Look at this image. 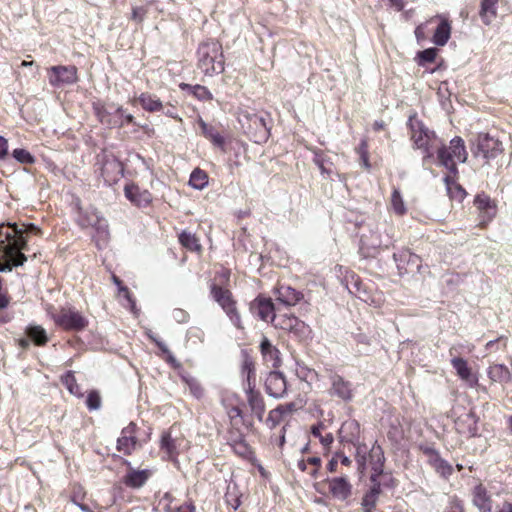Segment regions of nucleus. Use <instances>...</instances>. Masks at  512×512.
Masks as SVG:
<instances>
[{
  "mask_svg": "<svg viewBox=\"0 0 512 512\" xmlns=\"http://www.w3.org/2000/svg\"><path fill=\"white\" fill-rule=\"evenodd\" d=\"M25 231L15 223L0 224V272H10L27 261Z\"/></svg>",
  "mask_w": 512,
  "mask_h": 512,
  "instance_id": "1",
  "label": "nucleus"
},
{
  "mask_svg": "<svg viewBox=\"0 0 512 512\" xmlns=\"http://www.w3.org/2000/svg\"><path fill=\"white\" fill-rule=\"evenodd\" d=\"M198 68L207 76L224 70L222 46L217 41H207L198 48Z\"/></svg>",
  "mask_w": 512,
  "mask_h": 512,
  "instance_id": "2",
  "label": "nucleus"
},
{
  "mask_svg": "<svg viewBox=\"0 0 512 512\" xmlns=\"http://www.w3.org/2000/svg\"><path fill=\"white\" fill-rule=\"evenodd\" d=\"M467 155L464 141L460 137H454L448 147L442 146L437 149L439 163L453 174L457 172L456 161L464 163Z\"/></svg>",
  "mask_w": 512,
  "mask_h": 512,
  "instance_id": "3",
  "label": "nucleus"
},
{
  "mask_svg": "<svg viewBox=\"0 0 512 512\" xmlns=\"http://www.w3.org/2000/svg\"><path fill=\"white\" fill-rule=\"evenodd\" d=\"M79 223L83 227H92L95 230L94 240L101 248L109 240V227L107 220L95 208L85 210L80 216Z\"/></svg>",
  "mask_w": 512,
  "mask_h": 512,
  "instance_id": "4",
  "label": "nucleus"
},
{
  "mask_svg": "<svg viewBox=\"0 0 512 512\" xmlns=\"http://www.w3.org/2000/svg\"><path fill=\"white\" fill-rule=\"evenodd\" d=\"M239 122L254 142L261 143L268 139L269 128L264 117L245 111L239 115Z\"/></svg>",
  "mask_w": 512,
  "mask_h": 512,
  "instance_id": "5",
  "label": "nucleus"
},
{
  "mask_svg": "<svg viewBox=\"0 0 512 512\" xmlns=\"http://www.w3.org/2000/svg\"><path fill=\"white\" fill-rule=\"evenodd\" d=\"M410 125L412 130L411 138L414 146L417 149L423 150L425 153L424 161L433 156L432 148L436 145L437 138L434 132L429 131L424 125L417 121L410 119Z\"/></svg>",
  "mask_w": 512,
  "mask_h": 512,
  "instance_id": "6",
  "label": "nucleus"
},
{
  "mask_svg": "<svg viewBox=\"0 0 512 512\" xmlns=\"http://www.w3.org/2000/svg\"><path fill=\"white\" fill-rule=\"evenodd\" d=\"M273 326L294 334L299 339L308 338L310 335L309 326L292 314L282 313L277 309V315L273 317Z\"/></svg>",
  "mask_w": 512,
  "mask_h": 512,
  "instance_id": "7",
  "label": "nucleus"
},
{
  "mask_svg": "<svg viewBox=\"0 0 512 512\" xmlns=\"http://www.w3.org/2000/svg\"><path fill=\"white\" fill-rule=\"evenodd\" d=\"M211 294L213 299L222 307L234 326L242 328L241 317L236 307V302L232 297V293L228 289L212 284Z\"/></svg>",
  "mask_w": 512,
  "mask_h": 512,
  "instance_id": "8",
  "label": "nucleus"
},
{
  "mask_svg": "<svg viewBox=\"0 0 512 512\" xmlns=\"http://www.w3.org/2000/svg\"><path fill=\"white\" fill-rule=\"evenodd\" d=\"M54 322L66 330L80 331L86 328L88 320L74 308H62L58 313L50 312Z\"/></svg>",
  "mask_w": 512,
  "mask_h": 512,
  "instance_id": "9",
  "label": "nucleus"
},
{
  "mask_svg": "<svg viewBox=\"0 0 512 512\" xmlns=\"http://www.w3.org/2000/svg\"><path fill=\"white\" fill-rule=\"evenodd\" d=\"M48 81L51 86L59 87L74 84L78 80L77 68L73 65H57L47 69Z\"/></svg>",
  "mask_w": 512,
  "mask_h": 512,
  "instance_id": "10",
  "label": "nucleus"
},
{
  "mask_svg": "<svg viewBox=\"0 0 512 512\" xmlns=\"http://www.w3.org/2000/svg\"><path fill=\"white\" fill-rule=\"evenodd\" d=\"M472 152L476 157L481 154L484 159L489 161L503 152V146L498 139L489 134H480L477 138L476 149H473Z\"/></svg>",
  "mask_w": 512,
  "mask_h": 512,
  "instance_id": "11",
  "label": "nucleus"
},
{
  "mask_svg": "<svg viewBox=\"0 0 512 512\" xmlns=\"http://www.w3.org/2000/svg\"><path fill=\"white\" fill-rule=\"evenodd\" d=\"M265 389L271 397H283L287 391V383L283 374L277 371L270 372L265 380Z\"/></svg>",
  "mask_w": 512,
  "mask_h": 512,
  "instance_id": "12",
  "label": "nucleus"
},
{
  "mask_svg": "<svg viewBox=\"0 0 512 512\" xmlns=\"http://www.w3.org/2000/svg\"><path fill=\"white\" fill-rule=\"evenodd\" d=\"M253 313L257 314L263 321H270L273 324V317L277 315V309L269 298L257 297L250 306Z\"/></svg>",
  "mask_w": 512,
  "mask_h": 512,
  "instance_id": "13",
  "label": "nucleus"
},
{
  "mask_svg": "<svg viewBox=\"0 0 512 512\" xmlns=\"http://www.w3.org/2000/svg\"><path fill=\"white\" fill-rule=\"evenodd\" d=\"M474 204L480 213V224L485 225L496 216V204L488 195L479 194L475 197Z\"/></svg>",
  "mask_w": 512,
  "mask_h": 512,
  "instance_id": "14",
  "label": "nucleus"
},
{
  "mask_svg": "<svg viewBox=\"0 0 512 512\" xmlns=\"http://www.w3.org/2000/svg\"><path fill=\"white\" fill-rule=\"evenodd\" d=\"M136 425L130 423L127 427H125L121 436L117 440V450L125 455H129L132 451L135 450L137 445L136 439Z\"/></svg>",
  "mask_w": 512,
  "mask_h": 512,
  "instance_id": "15",
  "label": "nucleus"
},
{
  "mask_svg": "<svg viewBox=\"0 0 512 512\" xmlns=\"http://www.w3.org/2000/svg\"><path fill=\"white\" fill-rule=\"evenodd\" d=\"M129 469L127 473L123 476L122 482L132 489H139L145 485L147 480L151 476V471L148 469L136 470L131 467L130 462H126Z\"/></svg>",
  "mask_w": 512,
  "mask_h": 512,
  "instance_id": "16",
  "label": "nucleus"
},
{
  "mask_svg": "<svg viewBox=\"0 0 512 512\" xmlns=\"http://www.w3.org/2000/svg\"><path fill=\"white\" fill-rule=\"evenodd\" d=\"M453 368L456 370L457 375L463 380L468 386L474 387L478 383V377L474 374L465 359L460 357H454L451 360Z\"/></svg>",
  "mask_w": 512,
  "mask_h": 512,
  "instance_id": "17",
  "label": "nucleus"
},
{
  "mask_svg": "<svg viewBox=\"0 0 512 512\" xmlns=\"http://www.w3.org/2000/svg\"><path fill=\"white\" fill-rule=\"evenodd\" d=\"M261 354L264 363L271 368H278L281 365L280 351L272 345L270 340L264 337L260 344Z\"/></svg>",
  "mask_w": 512,
  "mask_h": 512,
  "instance_id": "18",
  "label": "nucleus"
},
{
  "mask_svg": "<svg viewBox=\"0 0 512 512\" xmlns=\"http://www.w3.org/2000/svg\"><path fill=\"white\" fill-rule=\"evenodd\" d=\"M329 380L330 388L328 392L330 395L337 396L344 401H348L352 398L350 384L344 381L342 377L338 375H330Z\"/></svg>",
  "mask_w": 512,
  "mask_h": 512,
  "instance_id": "19",
  "label": "nucleus"
},
{
  "mask_svg": "<svg viewBox=\"0 0 512 512\" xmlns=\"http://www.w3.org/2000/svg\"><path fill=\"white\" fill-rule=\"evenodd\" d=\"M124 194L131 203L139 207H146L152 200L151 194L147 190H141L135 184H127Z\"/></svg>",
  "mask_w": 512,
  "mask_h": 512,
  "instance_id": "20",
  "label": "nucleus"
},
{
  "mask_svg": "<svg viewBox=\"0 0 512 512\" xmlns=\"http://www.w3.org/2000/svg\"><path fill=\"white\" fill-rule=\"evenodd\" d=\"M245 391L252 413L255 414L259 420H262L265 412V404L261 394L255 390L254 383H249V385L246 386Z\"/></svg>",
  "mask_w": 512,
  "mask_h": 512,
  "instance_id": "21",
  "label": "nucleus"
},
{
  "mask_svg": "<svg viewBox=\"0 0 512 512\" xmlns=\"http://www.w3.org/2000/svg\"><path fill=\"white\" fill-rule=\"evenodd\" d=\"M473 504L480 510V512H491L493 502L486 487L483 484H478L474 487L472 492Z\"/></svg>",
  "mask_w": 512,
  "mask_h": 512,
  "instance_id": "22",
  "label": "nucleus"
},
{
  "mask_svg": "<svg viewBox=\"0 0 512 512\" xmlns=\"http://www.w3.org/2000/svg\"><path fill=\"white\" fill-rule=\"evenodd\" d=\"M425 454L428 457V463L435 469V471L443 477H448L452 473V466L442 459L439 453L432 449L426 448Z\"/></svg>",
  "mask_w": 512,
  "mask_h": 512,
  "instance_id": "23",
  "label": "nucleus"
},
{
  "mask_svg": "<svg viewBox=\"0 0 512 512\" xmlns=\"http://www.w3.org/2000/svg\"><path fill=\"white\" fill-rule=\"evenodd\" d=\"M275 294L277 302L284 306H294L301 299V293L287 285H279Z\"/></svg>",
  "mask_w": 512,
  "mask_h": 512,
  "instance_id": "24",
  "label": "nucleus"
},
{
  "mask_svg": "<svg viewBox=\"0 0 512 512\" xmlns=\"http://www.w3.org/2000/svg\"><path fill=\"white\" fill-rule=\"evenodd\" d=\"M123 173L121 162L116 159L106 160L101 168V174L106 183L112 184L118 181Z\"/></svg>",
  "mask_w": 512,
  "mask_h": 512,
  "instance_id": "25",
  "label": "nucleus"
},
{
  "mask_svg": "<svg viewBox=\"0 0 512 512\" xmlns=\"http://www.w3.org/2000/svg\"><path fill=\"white\" fill-rule=\"evenodd\" d=\"M297 467L302 472H306L310 479L312 486L318 490V482H316V473L320 468V458L319 457H308L307 459H301L297 463Z\"/></svg>",
  "mask_w": 512,
  "mask_h": 512,
  "instance_id": "26",
  "label": "nucleus"
},
{
  "mask_svg": "<svg viewBox=\"0 0 512 512\" xmlns=\"http://www.w3.org/2000/svg\"><path fill=\"white\" fill-rule=\"evenodd\" d=\"M435 18L440 20L438 27L433 35V42L438 46H444L451 35V24L447 18L437 15Z\"/></svg>",
  "mask_w": 512,
  "mask_h": 512,
  "instance_id": "27",
  "label": "nucleus"
},
{
  "mask_svg": "<svg viewBox=\"0 0 512 512\" xmlns=\"http://www.w3.org/2000/svg\"><path fill=\"white\" fill-rule=\"evenodd\" d=\"M487 374L492 382L508 383L511 381V372L504 364H492L488 367Z\"/></svg>",
  "mask_w": 512,
  "mask_h": 512,
  "instance_id": "28",
  "label": "nucleus"
},
{
  "mask_svg": "<svg viewBox=\"0 0 512 512\" xmlns=\"http://www.w3.org/2000/svg\"><path fill=\"white\" fill-rule=\"evenodd\" d=\"M329 489L334 498L345 500L351 493L350 484L343 477L334 478L330 484Z\"/></svg>",
  "mask_w": 512,
  "mask_h": 512,
  "instance_id": "29",
  "label": "nucleus"
},
{
  "mask_svg": "<svg viewBox=\"0 0 512 512\" xmlns=\"http://www.w3.org/2000/svg\"><path fill=\"white\" fill-rule=\"evenodd\" d=\"M183 440L173 439L169 432H164L161 437L160 448L165 451L170 459H173L182 447Z\"/></svg>",
  "mask_w": 512,
  "mask_h": 512,
  "instance_id": "30",
  "label": "nucleus"
},
{
  "mask_svg": "<svg viewBox=\"0 0 512 512\" xmlns=\"http://www.w3.org/2000/svg\"><path fill=\"white\" fill-rule=\"evenodd\" d=\"M497 3L498 0H482L479 14L486 25H489L496 17Z\"/></svg>",
  "mask_w": 512,
  "mask_h": 512,
  "instance_id": "31",
  "label": "nucleus"
},
{
  "mask_svg": "<svg viewBox=\"0 0 512 512\" xmlns=\"http://www.w3.org/2000/svg\"><path fill=\"white\" fill-rule=\"evenodd\" d=\"M198 123L202 134L206 138L210 139L215 146L224 149V138L213 127L209 126L202 119H199Z\"/></svg>",
  "mask_w": 512,
  "mask_h": 512,
  "instance_id": "32",
  "label": "nucleus"
},
{
  "mask_svg": "<svg viewBox=\"0 0 512 512\" xmlns=\"http://www.w3.org/2000/svg\"><path fill=\"white\" fill-rule=\"evenodd\" d=\"M138 101L143 109L149 112H156L162 109V103L159 98L148 93H142Z\"/></svg>",
  "mask_w": 512,
  "mask_h": 512,
  "instance_id": "33",
  "label": "nucleus"
},
{
  "mask_svg": "<svg viewBox=\"0 0 512 512\" xmlns=\"http://www.w3.org/2000/svg\"><path fill=\"white\" fill-rule=\"evenodd\" d=\"M62 384L67 388L70 394L75 395L77 397H82L83 393L81 391L80 386L77 384L76 378L72 371L66 372L61 377Z\"/></svg>",
  "mask_w": 512,
  "mask_h": 512,
  "instance_id": "34",
  "label": "nucleus"
},
{
  "mask_svg": "<svg viewBox=\"0 0 512 512\" xmlns=\"http://www.w3.org/2000/svg\"><path fill=\"white\" fill-rule=\"evenodd\" d=\"M179 241L182 244V246H184L190 251L199 252L201 250V245L199 243L198 238L190 232L183 231L179 235Z\"/></svg>",
  "mask_w": 512,
  "mask_h": 512,
  "instance_id": "35",
  "label": "nucleus"
},
{
  "mask_svg": "<svg viewBox=\"0 0 512 512\" xmlns=\"http://www.w3.org/2000/svg\"><path fill=\"white\" fill-rule=\"evenodd\" d=\"M189 184L195 189L202 190L208 184V176L203 170L196 168L191 173Z\"/></svg>",
  "mask_w": 512,
  "mask_h": 512,
  "instance_id": "36",
  "label": "nucleus"
},
{
  "mask_svg": "<svg viewBox=\"0 0 512 512\" xmlns=\"http://www.w3.org/2000/svg\"><path fill=\"white\" fill-rule=\"evenodd\" d=\"M180 87L183 89V90H189L191 91V93L196 97L198 98L199 100H211L212 99V94L210 93V91L204 87V86H201V85H195V86H191L189 84H181Z\"/></svg>",
  "mask_w": 512,
  "mask_h": 512,
  "instance_id": "37",
  "label": "nucleus"
},
{
  "mask_svg": "<svg viewBox=\"0 0 512 512\" xmlns=\"http://www.w3.org/2000/svg\"><path fill=\"white\" fill-rule=\"evenodd\" d=\"M379 491L376 488L371 489L362 499L364 512H373L378 499Z\"/></svg>",
  "mask_w": 512,
  "mask_h": 512,
  "instance_id": "38",
  "label": "nucleus"
},
{
  "mask_svg": "<svg viewBox=\"0 0 512 512\" xmlns=\"http://www.w3.org/2000/svg\"><path fill=\"white\" fill-rule=\"evenodd\" d=\"M115 110L116 113H121L122 112V108L121 107H117V108H114V107H102V108H96V114L99 118V120L103 123V124H107V125H113V124H116L117 122L116 121H112V119L110 118V113H111V110Z\"/></svg>",
  "mask_w": 512,
  "mask_h": 512,
  "instance_id": "39",
  "label": "nucleus"
},
{
  "mask_svg": "<svg viewBox=\"0 0 512 512\" xmlns=\"http://www.w3.org/2000/svg\"><path fill=\"white\" fill-rule=\"evenodd\" d=\"M506 347H507V340L504 337H499L496 340H491L485 346V350L487 351L485 356L492 354V353L503 352L506 350Z\"/></svg>",
  "mask_w": 512,
  "mask_h": 512,
  "instance_id": "40",
  "label": "nucleus"
},
{
  "mask_svg": "<svg viewBox=\"0 0 512 512\" xmlns=\"http://www.w3.org/2000/svg\"><path fill=\"white\" fill-rule=\"evenodd\" d=\"M445 182L447 185V191L452 198H455L460 201L465 197L466 192L460 185L453 181H450L449 177H445Z\"/></svg>",
  "mask_w": 512,
  "mask_h": 512,
  "instance_id": "41",
  "label": "nucleus"
},
{
  "mask_svg": "<svg viewBox=\"0 0 512 512\" xmlns=\"http://www.w3.org/2000/svg\"><path fill=\"white\" fill-rule=\"evenodd\" d=\"M391 207L397 215H403L406 212L404 201L397 189H394L392 192Z\"/></svg>",
  "mask_w": 512,
  "mask_h": 512,
  "instance_id": "42",
  "label": "nucleus"
},
{
  "mask_svg": "<svg viewBox=\"0 0 512 512\" xmlns=\"http://www.w3.org/2000/svg\"><path fill=\"white\" fill-rule=\"evenodd\" d=\"M28 335L37 345H43L47 342L46 332L41 326L30 327Z\"/></svg>",
  "mask_w": 512,
  "mask_h": 512,
  "instance_id": "43",
  "label": "nucleus"
},
{
  "mask_svg": "<svg viewBox=\"0 0 512 512\" xmlns=\"http://www.w3.org/2000/svg\"><path fill=\"white\" fill-rule=\"evenodd\" d=\"M12 156L22 164H32L35 162V158L25 149H14Z\"/></svg>",
  "mask_w": 512,
  "mask_h": 512,
  "instance_id": "44",
  "label": "nucleus"
},
{
  "mask_svg": "<svg viewBox=\"0 0 512 512\" xmlns=\"http://www.w3.org/2000/svg\"><path fill=\"white\" fill-rule=\"evenodd\" d=\"M86 405H87L88 409H90V410L99 409L101 406L100 394L97 391L89 392L87 399H86Z\"/></svg>",
  "mask_w": 512,
  "mask_h": 512,
  "instance_id": "45",
  "label": "nucleus"
},
{
  "mask_svg": "<svg viewBox=\"0 0 512 512\" xmlns=\"http://www.w3.org/2000/svg\"><path fill=\"white\" fill-rule=\"evenodd\" d=\"M283 413L284 408L282 406H279L276 409H273L269 412L267 422L271 423V427H274L279 423Z\"/></svg>",
  "mask_w": 512,
  "mask_h": 512,
  "instance_id": "46",
  "label": "nucleus"
},
{
  "mask_svg": "<svg viewBox=\"0 0 512 512\" xmlns=\"http://www.w3.org/2000/svg\"><path fill=\"white\" fill-rule=\"evenodd\" d=\"M113 281L119 287V291L122 292L124 297L127 299L130 309L132 311H134L135 310V302L132 299L129 290L126 287L121 285V281L116 276H113Z\"/></svg>",
  "mask_w": 512,
  "mask_h": 512,
  "instance_id": "47",
  "label": "nucleus"
},
{
  "mask_svg": "<svg viewBox=\"0 0 512 512\" xmlns=\"http://www.w3.org/2000/svg\"><path fill=\"white\" fill-rule=\"evenodd\" d=\"M242 373L243 374H246V378H247V385H249V383H252L251 382V379L252 377L254 376V364L252 362L251 359L249 358H246L244 361H243V364H242Z\"/></svg>",
  "mask_w": 512,
  "mask_h": 512,
  "instance_id": "48",
  "label": "nucleus"
},
{
  "mask_svg": "<svg viewBox=\"0 0 512 512\" xmlns=\"http://www.w3.org/2000/svg\"><path fill=\"white\" fill-rule=\"evenodd\" d=\"M227 414L232 422V424L234 426L240 424L242 422V411L239 407H231L228 411H227Z\"/></svg>",
  "mask_w": 512,
  "mask_h": 512,
  "instance_id": "49",
  "label": "nucleus"
},
{
  "mask_svg": "<svg viewBox=\"0 0 512 512\" xmlns=\"http://www.w3.org/2000/svg\"><path fill=\"white\" fill-rule=\"evenodd\" d=\"M436 55H437V50L435 48H428L419 53V58L422 62L431 63V62H434Z\"/></svg>",
  "mask_w": 512,
  "mask_h": 512,
  "instance_id": "50",
  "label": "nucleus"
},
{
  "mask_svg": "<svg viewBox=\"0 0 512 512\" xmlns=\"http://www.w3.org/2000/svg\"><path fill=\"white\" fill-rule=\"evenodd\" d=\"M167 511L168 512H194V508L190 504L177 505V504L170 503L167 506Z\"/></svg>",
  "mask_w": 512,
  "mask_h": 512,
  "instance_id": "51",
  "label": "nucleus"
},
{
  "mask_svg": "<svg viewBox=\"0 0 512 512\" xmlns=\"http://www.w3.org/2000/svg\"><path fill=\"white\" fill-rule=\"evenodd\" d=\"M173 319L178 323H185L188 321L189 314L180 308L174 309L172 312Z\"/></svg>",
  "mask_w": 512,
  "mask_h": 512,
  "instance_id": "52",
  "label": "nucleus"
},
{
  "mask_svg": "<svg viewBox=\"0 0 512 512\" xmlns=\"http://www.w3.org/2000/svg\"><path fill=\"white\" fill-rule=\"evenodd\" d=\"M359 153H360V158L362 160L363 165L365 166V168L368 169L370 167V164L368 161V151H367V142L366 141L361 142V144L359 146Z\"/></svg>",
  "mask_w": 512,
  "mask_h": 512,
  "instance_id": "53",
  "label": "nucleus"
},
{
  "mask_svg": "<svg viewBox=\"0 0 512 512\" xmlns=\"http://www.w3.org/2000/svg\"><path fill=\"white\" fill-rule=\"evenodd\" d=\"M147 10L144 7H134L132 9V19L138 23H141L145 16H146Z\"/></svg>",
  "mask_w": 512,
  "mask_h": 512,
  "instance_id": "54",
  "label": "nucleus"
},
{
  "mask_svg": "<svg viewBox=\"0 0 512 512\" xmlns=\"http://www.w3.org/2000/svg\"><path fill=\"white\" fill-rule=\"evenodd\" d=\"M8 154V141L4 137L0 136V160L6 158Z\"/></svg>",
  "mask_w": 512,
  "mask_h": 512,
  "instance_id": "55",
  "label": "nucleus"
},
{
  "mask_svg": "<svg viewBox=\"0 0 512 512\" xmlns=\"http://www.w3.org/2000/svg\"><path fill=\"white\" fill-rule=\"evenodd\" d=\"M415 36L417 40L420 42L426 38L425 36V24H420L415 29Z\"/></svg>",
  "mask_w": 512,
  "mask_h": 512,
  "instance_id": "56",
  "label": "nucleus"
},
{
  "mask_svg": "<svg viewBox=\"0 0 512 512\" xmlns=\"http://www.w3.org/2000/svg\"><path fill=\"white\" fill-rule=\"evenodd\" d=\"M352 285H353V288H352V287H348V289H349L350 293H355V294H357V296H358L360 299H362V300H364V301H367V300H366V299H364V298L361 296V294H360V292H361V291H360V285H361V283H360L358 280H355V281H353Z\"/></svg>",
  "mask_w": 512,
  "mask_h": 512,
  "instance_id": "57",
  "label": "nucleus"
},
{
  "mask_svg": "<svg viewBox=\"0 0 512 512\" xmlns=\"http://www.w3.org/2000/svg\"><path fill=\"white\" fill-rule=\"evenodd\" d=\"M191 392L197 397H201L203 394V389L198 384L190 385Z\"/></svg>",
  "mask_w": 512,
  "mask_h": 512,
  "instance_id": "58",
  "label": "nucleus"
},
{
  "mask_svg": "<svg viewBox=\"0 0 512 512\" xmlns=\"http://www.w3.org/2000/svg\"><path fill=\"white\" fill-rule=\"evenodd\" d=\"M338 458H337V455L335 457H333L329 463L327 464V469L330 471V472H334L336 471V467L338 465Z\"/></svg>",
  "mask_w": 512,
  "mask_h": 512,
  "instance_id": "59",
  "label": "nucleus"
},
{
  "mask_svg": "<svg viewBox=\"0 0 512 512\" xmlns=\"http://www.w3.org/2000/svg\"><path fill=\"white\" fill-rule=\"evenodd\" d=\"M151 339H153V341L156 343V345L160 348V350L164 353V354H167L170 352V350L168 349L167 345L162 342V341H159L153 337H151Z\"/></svg>",
  "mask_w": 512,
  "mask_h": 512,
  "instance_id": "60",
  "label": "nucleus"
},
{
  "mask_svg": "<svg viewBox=\"0 0 512 512\" xmlns=\"http://www.w3.org/2000/svg\"><path fill=\"white\" fill-rule=\"evenodd\" d=\"M235 449L241 455H245L247 453V451H248L247 446L245 444H243V443L237 444Z\"/></svg>",
  "mask_w": 512,
  "mask_h": 512,
  "instance_id": "61",
  "label": "nucleus"
},
{
  "mask_svg": "<svg viewBox=\"0 0 512 512\" xmlns=\"http://www.w3.org/2000/svg\"><path fill=\"white\" fill-rule=\"evenodd\" d=\"M391 5L394 6L398 11L404 8L403 0H389Z\"/></svg>",
  "mask_w": 512,
  "mask_h": 512,
  "instance_id": "62",
  "label": "nucleus"
},
{
  "mask_svg": "<svg viewBox=\"0 0 512 512\" xmlns=\"http://www.w3.org/2000/svg\"><path fill=\"white\" fill-rule=\"evenodd\" d=\"M498 512H512V504L504 502Z\"/></svg>",
  "mask_w": 512,
  "mask_h": 512,
  "instance_id": "63",
  "label": "nucleus"
},
{
  "mask_svg": "<svg viewBox=\"0 0 512 512\" xmlns=\"http://www.w3.org/2000/svg\"><path fill=\"white\" fill-rule=\"evenodd\" d=\"M337 458H338V461H340L343 465L347 466L351 463V460L345 455L338 454Z\"/></svg>",
  "mask_w": 512,
  "mask_h": 512,
  "instance_id": "64",
  "label": "nucleus"
}]
</instances>
